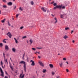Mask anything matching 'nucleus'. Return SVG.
<instances>
[{
    "mask_svg": "<svg viewBox=\"0 0 78 78\" xmlns=\"http://www.w3.org/2000/svg\"><path fill=\"white\" fill-rule=\"evenodd\" d=\"M63 37L64 39H66L67 37V35H65Z\"/></svg>",
    "mask_w": 78,
    "mask_h": 78,
    "instance_id": "nucleus-22",
    "label": "nucleus"
},
{
    "mask_svg": "<svg viewBox=\"0 0 78 78\" xmlns=\"http://www.w3.org/2000/svg\"><path fill=\"white\" fill-rule=\"evenodd\" d=\"M4 78H8V77H7V76H5Z\"/></svg>",
    "mask_w": 78,
    "mask_h": 78,
    "instance_id": "nucleus-47",
    "label": "nucleus"
},
{
    "mask_svg": "<svg viewBox=\"0 0 78 78\" xmlns=\"http://www.w3.org/2000/svg\"><path fill=\"white\" fill-rule=\"evenodd\" d=\"M14 39L15 41V42L16 44H17L18 43V41H17V40L16 39V38H14Z\"/></svg>",
    "mask_w": 78,
    "mask_h": 78,
    "instance_id": "nucleus-13",
    "label": "nucleus"
},
{
    "mask_svg": "<svg viewBox=\"0 0 78 78\" xmlns=\"http://www.w3.org/2000/svg\"><path fill=\"white\" fill-rule=\"evenodd\" d=\"M16 18H17L18 17V16H19V14H17L16 15Z\"/></svg>",
    "mask_w": 78,
    "mask_h": 78,
    "instance_id": "nucleus-40",
    "label": "nucleus"
},
{
    "mask_svg": "<svg viewBox=\"0 0 78 78\" xmlns=\"http://www.w3.org/2000/svg\"><path fill=\"white\" fill-rule=\"evenodd\" d=\"M49 66L51 68H53V65L51 64H49Z\"/></svg>",
    "mask_w": 78,
    "mask_h": 78,
    "instance_id": "nucleus-14",
    "label": "nucleus"
},
{
    "mask_svg": "<svg viewBox=\"0 0 78 78\" xmlns=\"http://www.w3.org/2000/svg\"><path fill=\"white\" fill-rule=\"evenodd\" d=\"M1 65H3V62H2V61H1Z\"/></svg>",
    "mask_w": 78,
    "mask_h": 78,
    "instance_id": "nucleus-43",
    "label": "nucleus"
},
{
    "mask_svg": "<svg viewBox=\"0 0 78 78\" xmlns=\"http://www.w3.org/2000/svg\"><path fill=\"white\" fill-rule=\"evenodd\" d=\"M3 8H7V6L6 5H4L3 6Z\"/></svg>",
    "mask_w": 78,
    "mask_h": 78,
    "instance_id": "nucleus-23",
    "label": "nucleus"
},
{
    "mask_svg": "<svg viewBox=\"0 0 78 78\" xmlns=\"http://www.w3.org/2000/svg\"><path fill=\"white\" fill-rule=\"evenodd\" d=\"M3 2H6V0H3Z\"/></svg>",
    "mask_w": 78,
    "mask_h": 78,
    "instance_id": "nucleus-50",
    "label": "nucleus"
},
{
    "mask_svg": "<svg viewBox=\"0 0 78 78\" xmlns=\"http://www.w3.org/2000/svg\"><path fill=\"white\" fill-rule=\"evenodd\" d=\"M19 9L21 11H23V9H22V8H21V7H20L19 8Z\"/></svg>",
    "mask_w": 78,
    "mask_h": 78,
    "instance_id": "nucleus-25",
    "label": "nucleus"
},
{
    "mask_svg": "<svg viewBox=\"0 0 78 78\" xmlns=\"http://www.w3.org/2000/svg\"><path fill=\"white\" fill-rule=\"evenodd\" d=\"M7 5L9 6H11L12 5V2H10L8 3Z\"/></svg>",
    "mask_w": 78,
    "mask_h": 78,
    "instance_id": "nucleus-8",
    "label": "nucleus"
},
{
    "mask_svg": "<svg viewBox=\"0 0 78 78\" xmlns=\"http://www.w3.org/2000/svg\"><path fill=\"white\" fill-rule=\"evenodd\" d=\"M27 43H28V41H27Z\"/></svg>",
    "mask_w": 78,
    "mask_h": 78,
    "instance_id": "nucleus-60",
    "label": "nucleus"
},
{
    "mask_svg": "<svg viewBox=\"0 0 78 78\" xmlns=\"http://www.w3.org/2000/svg\"><path fill=\"white\" fill-rule=\"evenodd\" d=\"M73 43H74L75 42V41L73 40Z\"/></svg>",
    "mask_w": 78,
    "mask_h": 78,
    "instance_id": "nucleus-54",
    "label": "nucleus"
},
{
    "mask_svg": "<svg viewBox=\"0 0 78 78\" xmlns=\"http://www.w3.org/2000/svg\"><path fill=\"white\" fill-rule=\"evenodd\" d=\"M8 25L9 26H10L11 25V24H10V23L9 22V21H8Z\"/></svg>",
    "mask_w": 78,
    "mask_h": 78,
    "instance_id": "nucleus-33",
    "label": "nucleus"
},
{
    "mask_svg": "<svg viewBox=\"0 0 78 78\" xmlns=\"http://www.w3.org/2000/svg\"><path fill=\"white\" fill-rule=\"evenodd\" d=\"M5 40H6V39H4L3 41V42H4V43H6V41H5Z\"/></svg>",
    "mask_w": 78,
    "mask_h": 78,
    "instance_id": "nucleus-27",
    "label": "nucleus"
},
{
    "mask_svg": "<svg viewBox=\"0 0 78 78\" xmlns=\"http://www.w3.org/2000/svg\"><path fill=\"white\" fill-rule=\"evenodd\" d=\"M24 76H25V74H23L22 76H21L20 77V78H24Z\"/></svg>",
    "mask_w": 78,
    "mask_h": 78,
    "instance_id": "nucleus-16",
    "label": "nucleus"
},
{
    "mask_svg": "<svg viewBox=\"0 0 78 78\" xmlns=\"http://www.w3.org/2000/svg\"><path fill=\"white\" fill-rule=\"evenodd\" d=\"M5 73L6 74H7V75H8V73H7V72H6V71H5Z\"/></svg>",
    "mask_w": 78,
    "mask_h": 78,
    "instance_id": "nucleus-46",
    "label": "nucleus"
},
{
    "mask_svg": "<svg viewBox=\"0 0 78 78\" xmlns=\"http://www.w3.org/2000/svg\"><path fill=\"white\" fill-rule=\"evenodd\" d=\"M39 64L41 66H42V67H44V65L43 63H42V62H39Z\"/></svg>",
    "mask_w": 78,
    "mask_h": 78,
    "instance_id": "nucleus-6",
    "label": "nucleus"
},
{
    "mask_svg": "<svg viewBox=\"0 0 78 78\" xmlns=\"http://www.w3.org/2000/svg\"><path fill=\"white\" fill-rule=\"evenodd\" d=\"M62 6V5H57L56 7H54L53 8L54 9H56L57 8H59L60 9H61V6Z\"/></svg>",
    "mask_w": 78,
    "mask_h": 78,
    "instance_id": "nucleus-2",
    "label": "nucleus"
},
{
    "mask_svg": "<svg viewBox=\"0 0 78 78\" xmlns=\"http://www.w3.org/2000/svg\"><path fill=\"white\" fill-rule=\"evenodd\" d=\"M10 59L11 61H12V59H11V58H10Z\"/></svg>",
    "mask_w": 78,
    "mask_h": 78,
    "instance_id": "nucleus-61",
    "label": "nucleus"
},
{
    "mask_svg": "<svg viewBox=\"0 0 78 78\" xmlns=\"http://www.w3.org/2000/svg\"><path fill=\"white\" fill-rule=\"evenodd\" d=\"M38 53V52L36 51V52L35 53V54H36V53Z\"/></svg>",
    "mask_w": 78,
    "mask_h": 78,
    "instance_id": "nucleus-56",
    "label": "nucleus"
},
{
    "mask_svg": "<svg viewBox=\"0 0 78 78\" xmlns=\"http://www.w3.org/2000/svg\"><path fill=\"white\" fill-rule=\"evenodd\" d=\"M30 62H32V63L31 64V65L33 66H34L35 65V64L34 63V61H33L32 60H30Z\"/></svg>",
    "mask_w": 78,
    "mask_h": 78,
    "instance_id": "nucleus-5",
    "label": "nucleus"
},
{
    "mask_svg": "<svg viewBox=\"0 0 78 78\" xmlns=\"http://www.w3.org/2000/svg\"><path fill=\"white\" fill-rule=\"evenodd\" d=\"M17 73V71H16L15 72V73Z\"/></svg>",
    "mask_w": 78,
    "mask_h": 78,
    "instance_id": "nucleus-59",
    "label": "nucleus"
},
{
    "mask_svg": "<svg viewBox=\"0 0 78 78\" xmlns=\"http://www.w3.org/2000/svg\"><path fill=\"white\" fill-rule=\"evenodd\" d=\"M4 58V61L5 62V63L6 64H8V62L7 61V59H5V58Z\"/></svg>",
    "mask_w": 78,
    "mask_h": 78,
    "instance_id": "nucleus-10",
    "label": "nucleus"
},
{
    "mask_svg": "<svg viewBox=\"0 0 78 78\" xmlns=\"http://www.w3.org/2000/svg\"><path fill=\"white\" fill-rule=\"evenodd\" d=\"M59 65L61 67H62V65H63V63L62 62L60 63H59Z\"/></svg>",
    "mask_w": 78,
    "mask_h": 78,
    "instance_id": "nucleus-11",
    "label": "nucleus"
},
{
    "mask_svg": "<svg viewBox=\"0 0 78 78\" xmlns=\"http://www.w3.org/2000/svg\"><path fill=\"white\" fill-rule=\"evenodd\" d=\"M47 12H48V10Z\"/></svg>",
    "mask_w": 78,
    "mask_h": 78,
    "instance_id": "nucleus-63",
    "label": "nucleus"
},
{
    "mask_svg": "<svg viewBox=\"0 0 78 78\" xmlns=\"http://www.w3.org/2000/svg\"><path fill=\"white\" fill-rule=\"evenodd\" d=\"M29 41L30 42V44H32V43H33V40H32V39H30Z\"/></svg>",
    "mask_w": 78,
    "mask_h": 78,
    "instance_id": "nucleus-12",
    "label": "nucleus"
},
{
    "mask_svg": "<svg viewBox=\"0 0 78 78\" xmlns=\"http://www.w3.org/2000/svg\"><path fill=\"white\" fill-rule=\"evenodd\" d=\"M52 75H55V72H52Z\"/></svg>",
    "mask_w": 78,
    "mask_h": 78,
    "instance_id": "nucleus-38",
    "label": "nucleus"
},
{
    "mask_svg": "<svg viewBox=\"0 0 78 78\" xmlns=\"http://www.w3.org/2000/svg\"><path fill=\"white\" fill-rule=\"evenodd\" d=\"M10 67L11 69L12 70H13V69L12 68V66H10Z\"/></svg>",
    "mask_w": 78,
    "mask_h": 78,
    "instance_id": "nucleus-34",
    "label": "nucleus"
},
{
    "mask_svg": "<svg viewBox=\"0 0 78 78\" xmlns=\"http://www.w3.org/2000/svg\"><path fill=\"white\" fill-rule=\"evenodd\" d=\"M37 48V49H42V48Z\"/></svg>",
    "mask_w": 78,
    "mask_h": 78,
    "instance_id": "nucleus-41",
    "label": "nucleus"
},
{
    "mask_svg": "<svg viewBox=\"0 0 78 78\" xmlns=\"http://www.w3.org/2000/svg\"><path fill=\"white\" fill-rule=\"evenodd\" d=\"M25 53H24L23 55V57L24 58L25 57Z\"/></svg>",
    "mask_w": 78,
    "mask_h": 78,
    "instance_id": "nucleus-44",
    "label": "nucleus"
},
{
    "mask_svg": "<svg viewBox=\"0 0 78 78\" xmlns=\"http://www.w3.org/2000/svg\"><path fill=\"white\" fill-rule=\"evenodd\" d=\"M16 6H15V7L14 8V9H16Z\"/></svg>",
    "mask_w": 78,
    "mask_h": 78,
    "instance_id": "nucleus-55",
    "label": "nucleus"
},
{
    "mask_svg": "<svg viewBox=\"0 0 78 78\" xmlns=\"http://www.w3.org/2000/svg\"><path fill=\"white\" fill-rule=\"evenodd\" d=\"M46 69H45L43 70V73H45V72H46Z\"/></svg>",
    "mask_w": 78,
    "mask_h": 78,
    "instance_id": "nucleus-24",
    "label": "nucleus"
},
{
    "mask_svg": "<svg viewBox=\"0 0 78 78\" xmlns=\"http://www.w3.org/2000/svg\"><path fill=\"white\" fill-rule=\"evenodd\" d=\"M54 1H53L52 2H51V4H53L54 3Z\"/></svg>",
    "mask_w": 78,
    "mask_h": 78,
    "instance_id": "nucleus-42",
    "label": "nucleus"
},
{
    "mask_svg": "<svg viewBox=\"0 0 78 78\" xmlns=\"http://www.w3.org/2000/svg\"><path fill=\"white\" fill-rule=\"evenodd\" d=\"M32 50H34V51L36 50V49H35V48H32Z\"/></svg>",
    "mask_w": 78,
    "mask_h": 78,
    "instance_id": "nucleus-32",
    "label": "nucleus"
},
{
    "mask_svg": "<svg viewBox=\"0 0 78 78\" xmlns=\"http://www.w3.org/2000/svg\"><path fill=\"white\" fill-rule=\"evenodd\" d=\"M25 38H27V36H24L22 37L23 39H25Z\"/></svg>",
    "mask_w": 78,
    "mask_h": 78,
    "instance_id": "nucleus-31",
    "label": "nucleus"
},
{
    "mask_svg": "<svg viewBox=\"0 0 78 78\" xmlns=\"http://www.w3.org/2000/svg\"><path fill=\"white\" fill-rule=\"evenodd\" d=\"M5 20H6L5 19L3 20H2L1 21V22H2V23H4V22H5Z\"/></svg>",
    "mask_w": 78,
    "mask_h": 78,
    "instance_id": "nucleus-17",
    "label": "nucleus"
},
{
    "mask_svg": "<svg viewBox=\"0 0 78 78\" xmlns=\"http://www.w3.org/2000/svg\"><path fill=\"white\" fill-rule=\"evenodd\" d=\"M61 8L62 9H65V8H66V7L65 6H62V5L61 6Z\"/></svg>",
    "mask_w": 78,
    "mask_h": 78,
    "instance_id": "nucleus-20",
    "label": "nucleus"
},
{
    "mask_svg": "<svg viewBox=\"0 0 78 78\" xmlns=\"http://www.w3.org/2000/svg\"><path fill=\"white\" fill-rule=\"evenodd\" d=\"M69 27L65 28V30H69Z\"/></svg>",
    "mask_w": 78,
    "mask_h": 78,
    "instance_id": "nucleus-30",
    "label": "nucleus"
},
{
    "mask_svg": "<svg viewBox=\"0 0 78 78\" xmlns=\"http://www.w3.org/2000/svg\"><path fill=\"white\" fill-rule=\"evenodd\" d=\"M3 55L4 58H5V53H3Z\"/></svg>",
    "mask_w": 78,
    "mask_h": 78,
    "instance_id": "nucleus-29",
    "label": "nucleus"
},
{
    "mask_svg": "<svg viewBox=\"0 0 78 78\" xmlns=\"http://www.w3.org/2000/svg\"><path fill=\"white\" fill-rule=\"evenodd\" d=\"M23 28V27H20V29L21 30H22Z\"/></svg>",
    "mask_w": 78,
    "mask_h": 78,
    "instance_id": "nucleus-35",
    "label": "nucleus"
},
{
    "mask_svg": "<svg viewBox=\"0 0 78 78\" xmlns=\"http://www.w3.org/2000/svg\"><path fill=\"white\" fill-rule=\"evenodd\" d=\"M1 10H0V14H1Z\"/></svg>",
    "mask_w": 78,
    "mask_h": 78,
    "instance_id": "nucleus-57",
    "label": "nucleus"
},
{
    "mask_svg": "<svg viewBox=\"0 0 78 78\" xmlns=\"http://www.w3.org/2000/svg\"><path fill=\"white\" fill-rule=\"evenodd\" d=\"M0 46L1 47L3 46V44L2 43H0Z\"/></svg>",
    "mask_w": 78,
    "mask_h": 78,
    "instance_id": "nucleus-28",
    "label": "nucleus"
},
{
    "mask_svg": "<svg viewBox=\"0 0 78 78\" xmlns=\"http://www.w3.org/2000/svg\"><path fill=\"white\" fill-rule=\"evenodd\" d=\"M38 57L39 59H40V58H41V57L39 56H38Z\"/></svg>",
    "mask_w": 78,
    "mask_h": 78,
    "instance_id": "nucleus-53",
    "label": "nucleus"
},
{
    "mask_svg": "<svg viewBox=\"0 0 78 78\" xmlns=\"http://www.w3.org/2000/svg\"><path fill=\"white\" fill-rule=\"evenodd\" d=\"M7 36H8L9 37V38H11V37H12V35L10 33V32H9L7 34H6Z\"/></svg>",
    "mask_w": 78,
    "mask_h": 78,
    "instance_id": "nucleus-3",
    "label": "nucleus"
},
{
    "mask_svg": "<svg viewBox=\"0 0 78 78\" xmlns=\"http://www.w3.org/2000/svg\"><path fill=\"white\" fill-rule=\"evenodd\" d=\"M66 63H67V64H69V63H68V62H67Z\"/></svg>",
    "mask_w": 78,
    "mask_h": 78,
    "instance_id": "nucleus-58",
    "label": "nucleus"
},
{
    "mask_svg": "<svg viewBox=\"0 0 78 78\" xmlns=\"http://www.w3.org/2000/svg\"><path fill=\"white\" fill-rule=\"evenodd\" d=\"M56 5H57V4L56 3H54L53 4L54 6H56Z\"/></svg>",
    "mask_w": 78,
    "mask_h": 78,
    "instance_id": "nucleus-39",
    "label": "nucleus"
},
{
    "mask_svg": "<svg viewBox=\"0 0 78 78\" xmlns=\"http://www.w3.org/2000/svg\"><path fill=\"white\" fill-rule=\"evenodd\" d=\"M0 71H1V73H3V70H2V69L1 68H0Z\"/></svg>",
    "mask_w": 78,
    "mask_h": 78,
    "instance_id": "nucleus-15",
    "label": "nucleus"
},
{
    "mask_svg": "<svg viewBox=\"0 0 78 78\" xmlns=\"http://www.w3.org/2000/svg\"><path fill=\"white\" fill-rule=\"evenodd\" d=\"M12 51H13V52H15L16 51V49L15 48H13L12 49Z\"/></svg>",
    "mask_w": 78,
    "mask_h": 78,
    "instance_id": "nucleus-18",
    "label": "nucleus"
},
{
    "mask_svg": "<svg viewBox=\"0 0 78 78\" xmlns=\"http://www.w3.org/2000/svg\"><path fill=\"white\" fill-rule=\"evenodd\" d=\"M63 61H66V58H63Z\"/></svg>",
    "mask_w": 78,
    "mask_h": 78,
    "instance_id": "nucleus-36",
    "label": "nucleus"
},
{
    "mask_svg": "<svg viewBox=\"0 0 78 78\" xmlns=\"http://www.w3.org/2000/svg\"><path fill=\"white\" fill-rule=\"evenodd\" d=\"M23 74V72H22V73L20 74V76H22V75Z\"/></svg>",
    "mask_w": 78,
    "mask_h": 78,
    "instance_id": "nucleus-37",
    "label": "nucleus"
},
{
    "mask_svg": "<svg viewBox=\"0 0 78 78\" xmlns=\"http://www.w3.org/2000/svg\"><path fill=\"white\" fill-rule=\"evenodd\" d=\"M5 50H8L9 49V47L8 45H5Z\"/></svg>",
    "mask_w": 78,
    "mask_h": 78,
    "instance_id": "nucleus-4",
    "label": "nucleus"
},
{
    "mask_svg": "<svg viewBox=\"0 0 78 78\" xmlns=\"http://www.w3.org/2000/svg\"><path fill=\"white\" fill-rule=\"evenodd\" d=\"M60 77V76H57L56 77V78H59Z\"/></svg>",
    "mask_w": 78,
    "mask_h": 78,
    "instance_id": "nucleus-48",
    "label": "nucleus"
},
{
    "mask_svg": "<svg viewBox=\"0 0 78 78\" xmlns=\"http://www.w3.org/2000/svg\"><path fill=\"white\" fill-rule=\"evenodd\" d=\"M73 32V30H72L71 32V34H72Z\"/></svg>",
    "mask_w": 78,
    "mask_h": 78,
    "instance_id": "nucleus-49",
    "label": "nucleus"
},
{
    "mask_svg": "<svg viewBox=\"0 0 78 78\" xmlns=\"http://www.w3.org/2000/svg\"><path fill=\"white\" fill-rule=\"evenodd\" d=\"M2 74H0V76H2V77H4V74H3V73H1Z\"/></svg>",
    "mask_w": 78,
    "mask_h": 78,
    "instance_id": "nucleus-19",
    "label": "nucleus"
},
{
    "mask_svg": "<svg viewBox=\"0 0 78 78\" xmlns=\"http://www.w3.org/2000/svg\"><path fill=\"white\" fill-rule=\"evenodd\" d=\"M58 55H59V54H58Z\"/></svg>",
    "mask_w": 78,
    "mask_h": 78,
    "instance_id": "nucleus-64",
    "label": "nucleus"
},
{
    "mask_svg": "<svg viewBox=\"0 0 78 78\" xmlns=\"http://www.w3.org/2000/svg\"><path fill=\"white\" fill-rule=\"evenodd\" d=\"M34 78V76L33 78Z\"/></svg>",
    "mask_w": 78,
    "mask_h": 78,
    "instance_id": "nucleus-62",
    "label": "nucleus"
},
{
    "mask_svg": "<svg viewBox=\"0 0 78 78\" xmlns=\"http://www.w3.org/2000/svg\"><path fill=\"white\" fill-rule=\"evenodd\" d=\"M65 15H66L65 14H61L60 15V18H62V19L63 18H64V16H65Z\"/></svg>",
    "mask_w": 78,
    "mask_h": 78,
    "instance_id": "nucleus-7",
    "label": "nucleus"
},
{
    "mask_svg": "<svg viewBox=\"0 0 78 78\" xmlns=\"http://www.w3.org/2000/svg\"><path fill=\"white\" fill-rule=\"evenodd\" d=\"M54 19L55 20V23H56L57 22V19L55 17L54 18Z\"/></svg>",
    "mask_w": 78,
    "mask_h": 78,
    "instance_id": "nucleus-26",
    "label": "nucleus"
},
{
    "mask_svg": "<svg viewBox=\"0 0 78 78\" xmlns=\"http://www.w3.org/2000/svg\"><path fill=\"white\" fill-rule=\"evenodd\" d=\"M20 64H24V70L25 72H26V64H25V62L23 61H21L20 62Z\"/></svg>",
    "mask_w": 78,
    "mask_h": 78,
    "instance_id": "nucleus-1",
    "label": "nucleus"
},
{
    "mask_svg": "<svg viewBox=\"0 0 78 78\" xmlns=\"http://www.w3.org/2000/svg\"><path fill=\"white\" fill-rule=\"evenodd\" d=\"M37 53H38V54H40V53H41V52L39 51V52H37Z\"/></svg>",
    "mask_w": 78,
    "mask_h": 78,
    "instance_id": "nucleus-52",
    "label": "nucleus"
},
{
    "mask_svg": "<svg viewBox=\"0 0 78 78\" xmlns=\"http://www.w3.org/2000/svg\"><path fill=\"white\" fill-rule=\"evenodd\" d=\"M66 71H67V72H69V69H66Z\"/></svg>",
    "mask_w": 78,
    "mask_h": 78,
    "instance_id": "nucleus-51",
    "label": "nucleus"
},
{
    "mask_svg": "<svg viewBox=\"0 0 78 78\" xmlns=\"http://www.w3.org/2000/svg\"><path fill=\"white\" fill-rule=\"evenodd\" d=\"M30 4L32 5H34V2L33 1H31L30 2Z\"/></svg>",
    "mask_w": 78,
    "mask_h": 78,
    "instance_id": "nucleus-21",
    "label": "nucleus"
},
{
    "mask_svg": "<svg viewBox=\"0 0 78 78\" xmlns=\"http://www.w3.org/2000/svg\"><path fill=\"white\" fill-rule=\"evenodd\" d=\"M27 62H28V57H27Z\"/></svg>",
    "mask_w": 78,
    "mask_h": 78,
    "instance_id": "nucleus-45",
    "label": "nucleus"
},
{
    "mask_svg": "<svg viewBox=\"0 0 78 78\" xmlns=\"http://www.w3.org/2000/svg\"><path fill=\"white\" fill-rule=\"evenodd\" d=\"M41 9L43 11H44V12H46V10H45V9H44V7H42L41 8Z\"/></svg>",
    "mask_w": 78,
    "mask_h": 78,
    "instance_id": "nucleus-9",
    "label": "nucleus"
}]
</instances>
